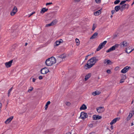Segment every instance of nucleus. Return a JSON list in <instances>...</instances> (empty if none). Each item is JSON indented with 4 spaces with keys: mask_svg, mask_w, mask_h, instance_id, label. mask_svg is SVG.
I'll return each instance as SVG.
<instances>
[{
    "mask_svg": "<svg viewBox=\"0 0 134 134\" xmlns=\"http://www.w3.org/2000/svg\"><path fill=\"white\" fill-rule=\"evenodd\" d=\"M123 9H124V8H122L121 7H120V10L122 12L123 10Z\"/></svg>",
    "mask_w": 134,
    "mask_h": 134,
    "instance_id": "8fccbe9b",
    "label": "nucleus"
},
{
    "mask_svg": "<svg viewBox=\"0 0 134 134\" xmlns=\"http://www.w3.org/2000/svg\"><path fill=\"white\" fill-rule=\"evenodd\" d=\"M88 126L91 127H93V125L92 124H90Z\"/></svg>",
    "mask_w": 134,
    "mask_h": 134,
    "instance_id": "a19ab883",
    "label": "nucleus"
},
{
    "mask_svg": "<svg viewBox=\"0 0 134 134\" xmlns=\"http://www.w3.org/2000/svg\"><path fill=\"white\" fill-rule=\"evenodd\" d=\"M13 60H12L8 62H7L5 63V65L7 68L10 67L13 62Z\"/></svg>",
    "mask_w": 134,
    "mask_h": 134,
    "instance_id": "f8f14e48",
    "label": "nucleus"
},
{
    "mask_svg": "<svg viewBox=\"0 0 134 134\" xmlns=\"http://www.w3.org/2000/svg\"><path fill=\"white\" fill-rule=\"evenodd\" d=\"M38 78H39V79H40V80H41V79H42L43 77L42 76H39Z\"/></svg>",
    "mask_w": 134,
    "mask_h": 134,
    "instance_id": "c03bdc74",
    "label": "nucleus"
},
{
    "mask_svg": "<svg viewBox=\"0 0 134 134\" xmlns=\"http://www.w3.org/2000/svg\"><path fill=\"white\" fill-rule=\"evenodd\" d=\"M60 40L62 41H58V42L59 43V44H60V43H62L63 42V41L62 39H60Z\"/></svg>",
    "mask_w": 134,
    "mask_h": 134,
    "instance_id": "a18cd8bd",
    "label": "nucleus"
},
{
    "mask_svg": "<svg viewBox=\"0 0 134 134\" xmlns=\"http://www.w3.org/2000/svg\"><path fill=\"white\" fill-rule=\"evenodd\" d=\"M66 104L67 106H69L71 104L70 102H67L66 103Z\"/></svg>",
    "mask_w": 134,
    "mask_h": 134,
    "instance_id": "c9c22d12",
    "label": "nucleus"
},
{
    "mask_svg": "<svg viewBox=\"0 0 134 134\" xmlns=\"http://www.w3.org/2000/svg\"><path fill=\"white\" fill-rule=\"evenodd\" d=\"M91 75V74L90 73H89L86 75L85 76V81H86L90 77Z\"/></svg>",
    "mask_w": 134,
    "mask_h": 134,
    "instance_id": "4be33fe9",
    "label": "nucleus"
},
{
    "mask_svg": "<svg viewBox=\"0 0 134 134\" xmlns=\"http://www.w3.org/2000/svg\"><path fill=\"white\" fill-rule=\"evenodd\" d=\"M52 4V2L47 3H46V5L47 6L49 5Z\"/></svg>",
    "mask_w": 134,
    "mask_h": 134,
    "instance_id": "79ce46f5",
    "label": "nucleus"
},
{
    "mask_svg": "<svg viewBox=\"0 0 134 134\" xmlns=\"http://www.w3.org/2000/svg\"><path fill=\"white\" fill-rule=\"evenodd\" d=\"M89 134H95V133L94 132H91Z\"/></svg>",
    "mask_w": 134,
    "mask_h": 134,
    "instance_id": "603ef678",
    "label": "nucleus"
},
{
    "mask_svg": "<svg viewBox=\"0 0 134 134\" xmlns=\"http://www.w3.org/2000/svg\"><path fill=\"white\" fill-rule=\"evenodd\" d=\"M133 102V100L131 102V104H132Z\"/></svg>",
    "mask_w": 134,
    "mask_h": 134,
    "instance_id": "69168bd1",
    "label": "nucleus"
},
{
    "mask_svg": "<svg viewBox=\"0 0 134 134\" xmlns=\"http://www.w3.org/2000/svg\"><path fill=\"white\" fill-rule=\"evenodd\" d=\"M36 80V79L35 78H33L32 79V81L33 82H35Z\"/></svg>",
    "mask_w": 134,
    "mask_h": 134,
    "instance_id": "49530a36",
    "label": "nucleus"
},
{
    "mask_svg": "<svg viewBox=\"0 0 134 134\" xmlns=\"http://www.w3.org/2000/svg\"><path fill=\"white\" fill-rule=\"evenodd\" d=\"M91 55V54H89V55H87L86 56L85 58V60H87V59L88 57L90 55Z\"/></svg>",
    "mask_w": 134,
    "mask_h": 134,
    "instance_id": "ea45409f",
    "label": "nucleus"
},
{
    "mask_svg": "<svg viewBox=\"0 0 134 134\" xmlns=\"http://www.w3.org/2000/svg\"><path fill=\"white\" fill-rule=\"evenodd\" d=\"M27 44V43H25V46H26Z\"/></svg>",
    "mask_w": 134,
    "mask_h": 134,
    "instance_id": "e2e57ef3",
    "label": "nucleus"
},
{
    "mask_svg": "<svg viewBox=\"0 0 134 134\" xmlns=\"http://www.w3.org/2000/svg\"><path fill=\"white\" fill-rule=\"evenodd\" d=\"M55 43L56 44V46H58L60 44L58 42V41H57Z\"/></svg>",
    "mask_w": 134,
    "mask_h": 134,
    "instance_id": "72a5a7b5",
    "label": "nucleus"
},
{
    "mask_svg": "<svg viewBox=\"0 0 134 134\" xmlns=\"http://www.w3.org/2000/svg\"><path fill=\"white\" fill-rule=\"evenodd\" d=\"M127 5V4H124V5H122V6L121 7L122 8H124V9H125L126 7V6Z\"/></svg>",
    "mask_w": 134,
    "mask_h": 134,
    "instance_id": "473e14b6",
    "label": "nucleus"
},
{
    "mask_svg": "<svg viewBox=\"0 0 134 134\" xmlns=\"http://www.w3.org/2000/svg\"><path fill=\"white\" fill-rule=\"evenodd\" d=\"M51 103V102L50 101H48L46 103L45 105V109L46 110L47 108H48V105H49Z\"/></svg>",
    "mask_w": 134,
    "mask_h": 134,
    "instance_id": "bb28decb",
    "label": "nucleus"
},
{
    "mask_svg": "<svg viewBox=\"0 0 134 134\" xmlns=\"http://www.w3.org/2000/svg\"><path fill=\"white\" fill-rule=\"evenodd\" d=\"M127 6L126 7V8H127V9H128L129 6V4H127Z\"/></svg>",
    "mask_w": 134,
    "mask_h": 134,
    "instance_id": "864d4df0",
    "label": "nucleus"
},
{
    "mask_svg": "<svg viewBox=\"0 0 134 134\" xmlns=\"http://www.w3.org/2000/svg\"><path fill=\"white\" fill-rule=\"evenodd\" d=\"M80 0H74L76 2H79Z\"/></svg>",
    "mask_w": 134,
    "mask_h": 134,
    "instance_id": "6e6d98bb",
    "label": "nucleus"
},
{
    "mask_svg": "<svg viewBox=\"0 0 134 134\" xmlns=\"http://www.w3.org/2000/svg\"><path fill=\"white\" fill-rule=\"evenodd\" d=\"M131 68V67L130 66H126L121 70V72L122 73H125Z\"/></svg>",
    "mask_w": 134,
    "mask_h": 134,
    "instance_id": "0eeeda50",
    "label": "nucleus"
},
{
    "mask_svg": "<svg viewBox=\"0 0 134 134\" xmlns=\"http://www.w3.org/2000/svg\"><path fill=\"white\" fill-rule=\"evenodd\" d=\"M130 47H128L126 48L125 51L127 53H129L134 50V49H131Z\"/></svg>",
    "mask_w": 134,
    "mask_h": 134,
    "instance_id": "dca6fc26",
    "label": "nucleus"
},
{
    "mask_svg": "<svg viewBox=\"0 0 134 134\" xmlns=\"http://www.w3.org/2000/svg\"><path fill=\"white\" fill-rule=\"evenodd\" d=\"M76 42V45L77 46H78L80 44V41L78 39L76 38L75 40Z\"/></svg>",
    "mask_w": 134,
    "mask_h": 134,
    "instance_id": "c85d7f7f",
    "label": "nucleus"
},
{
    "mask_svg": "<svg viewBox=\"0 0 134 134\" xmlns=\"http://www.w3.org/2000/svg\"><path fill=\"white\" fill-rule=\"evenodd\" d=\"M35 12H33L32 13L30 14V15L29 16V17L30 16H31L33 14H35Z\"/></svg>",
    "mask_w": 134,
    "mask_h": 134,
    "instance_id": "37998d69",
    "label": "nucleus"
},
{
    "mask_svg": "<svg viewBox=\"0 0 134 134\" xmlns=\"http://www.w3.org/2000/svg\"><path fill=\"white\" fill-rule=\"evenodd\" d=\"M87 108L85 104H83L81 107L80 109L81 110H85Z\"/></svg>",
    "mask_w": 134,
    "mask_h": 134,
    "instance_id": "aec40b11",
    "label": "nucleus"
},
{
    "mask_svg": "<svg viewBox=\"0 0 134 134\" xmlns=\"http://www.w3.org/2000/svg\"><path fill=\"white\" fill-rule=\"evenodd\" d=\"M110 128H111V129H113V126L112 125H111V126L110 127Z\"/></svg>",
    "mask_w": 134,
    "mask_h": 134,
    "instance_id": "bf43d9fd",
    "label": "nucleus"
},
{
    "mask_svg": "<svg viewBox=\"0 0 134 134\" xmlns=\"http://www.w3.org/2000/svg\"><path fill=\"white\" fill-rule=\"evenodd\" d=\"M100 93V92H99L98 91H96L92 92V94L93 95L95 96L96 95H99Z\"/></svg>",
    "mask_w": 134,
    "mask_h": 134,
    "instance_id": "b1692460",
    "label": "nucleus"
},
{
    "mask_svg": "<svg viewBox=\"0 0 134 134\" xmlns=\"http://www.w3.org/2000/svg\"><path fill=\"white\" fill-rule=\"evenodd\" d=\"M10 95V92H8V97H9Z\"/></svg>",
    "mask_w": 134,
    "mask_h": 134,
    "instance_id": "5fc2aeb1",
    "label": "nucleus"
},
{
    "mask_svg": "<svg viewBox=\"0 0 134 134\" xmlns=\"http://www.w3.org/2000/svg\"><path fill=\"white\" fill-rule=\"evenodd\" d=\"M96 109L98 112L99 113L103 112L104 110V107H101L97 108Z\"/></svg>",
    "mask_w": 134,
    "mask_h": 134,
    "instance_id": "9b49d317",
    "label": "nucleus"
},
{
    "mask_svg": "<svg viewBox=\"0 0 134 134\" xmlns=\"http://www.w3.org/2000/svg\"><path fill=\"white\" fill-rule=\"evenodd\" d=\"M133 116V114H132V113H129V114L128 116L127 117V120H129L132 117V116Z\"/></svg>",
    "mask_w": 134,
    "mask_h": 134,
    "instance_id": "a878e982",
    "label": "nucleus"
},
{
    "mask_svg": "<svg viewBox=\"0 0 134 134\" xmlns=\"http://www.w3.org/2000/svg\"><path fill=\"white\" fill-rule=\"evenodd\" d=\"M57 20H55L53 21L50 23L46 25L45 27H48L50 26H53L55 25L57 23Z\"/></svg>",
    "mask_w": 134,
    "mask_h": 134,
    "instance_id": "1a4fd4ad",
    "label": "nucleus"
},
{
    "mask_svg": "<svg viewBox=\"0 0 134 134\" xmlns=\"http://www.w3.org/2000/svg\"><path fill=\"white\" fill-rule=\"evenodd\" d=\"M49 72V70L46 68H44L41 69L40 72L41 74H45Z\"/></svg>",
    "mask_w": 134,
    "mask_h": 134,
    "instance_id": "423d86ee",
    "label": "nucleus"
},
{
    "mask_svg": "<svg viewBox=\"0 0 134 134\" xmlns=\"http://www.w3.org/2000/svg\"><path fill=\"white\" fill-rule=\"evenodd\" d=\"M66 134H71V133L70 132H69L66 133Z\"/></svg>",
    "mask_w": 134,
    "mask_h": 134,
    "instance_id": "4d7b16f0",
    "label": "nucleus"
},
{
    "mask_svg": "<svg viewBox=\"0 0 134 134\" xmlns=\"http://www.w3.org/2000/svg\"><path fill=\"white\" fill-rule=\"evenodd\" d=\"M131 113L132 114H134V110H132V111H131Z\"/></svg>",
    "mask_w": 134,
    "mask_h": 134,
    "instance_id": "13d9d810",
    "label": "nucleus"
},
{
    "mask_svg": "<svg viewBox=\"0 0 134 134\" xmlns=\"http://www.w3.org/2000/svg\"><path fill=\"white\" fill-rule=\"evenodd\" d=\"M120 2V1L119 0H116L114 2V4H118Z\"/></svg>",
    "mask_w": 134,
    "mask_h": 134,
    "instance_id": "7c9ffc66",
    "label": "nucleus"
},
{
    "mask_svg": "<svg viewBox=\"0 0 134 134\" xmlns=\"http://www.w3.org/2000/svg\"><path fill=\"white\" fill-rule=\"evenodd\" d=\"M111 70H109V69H108V70H107V72L109 74H111Z\"/></svg>",
    "mask_w": 134,
    "mask_h": 134,
    "instance_id": "58836bf2",
    "label": "nucleus"
},
{
    "mask_svg": "<svg viewBox=\"0 0 134 134\" xmlns=\"http://www.w3.org/2000/svg\"><path fill=\"white\" fill-rule=\"evenodd\" d=\"M119 119L118 118H116L115 119H113L110 123V124L111 125H112L114 124L115 123L117 120H118Z\"/></svg>",
    "mask_w": 134,
    "mask_h": 134,
    "instance_id": "a211bd4d",
    "label": "nucleus"
},
{
    "mask_svg": "<svg viewBox=\"0 0 134 134\" xmlns=\"http://www.w3.org/2000/svg\"><path fill=\"white\" fill-rule=\"evenodd\" d=\"M120 9V5H117L115 7V10H112L111 11V13L113 15L116 12H117Z\"/></svg>",
    "mask_w": 134,
    "mask_h": 134,
    "instance_id": "6e6552de",
    "label": "nucleus"
},
{
    "mask_svg": "<svg viewBox=\"0 0 134 134\" xmlns=\"http://www.w3.org/2000/svg\"><path fill=\"white\" fill-rule=\"evenodd\" d=\"M96 2L97 3H99L101 2L100 0H95Z\"/></svg>",
    "mask_w": 134,
    "mask_h": 134,
    "instance_id": "4c0bfd02",
    "label": "nucleus"
},
{
    "mask_svg": "<svg viewBox=\"0 0 134 134\" xmlns=\"http://www.w3.org/2000/svg\"><path fill=\"white\" fill-rule=\"evenodd\" d=\"M98 33L97 32H96L93 34V35L90 37V39H93L96 38L98 36Z\"/></svg>",
    "mask_w": 134,
    "mask_h": 134,
    "instance_id": "f3484780",
    "label": "nucleus"
},
{
    "mask_svg": "<svg viewBox=\"0 0 134 134\" xmlns=\"http://www.w3.org/2000/svg\"><path fill=\"white\" fill-rule=\"evenodd\" d=\"M113 16L112 15L111 16V17L112 18V17Z\"/></svg>",
    "mask_w": 134,
    "mask_h": 134,
    "instance_id": "338daca9",
    "label": "nucleus"
},
{
    "mask_svg": "<svg viewBox=\"0 0 134 134\" xmlns=\"http://www.w3.org/2000/svg\"><path fill=\"white\" fill-rule=\"evenodd\" d=\"M13 118V116H11L9 117L5 121V123L6 124H8L12 121V120Z\"/></svg>",
    "mask_w": 134,
    "mask_h": 134,
    "instance_id": "2eb2a0df",
    "label": "nucleus"
},
{
    "mask_svg": "<svg viewBox=\"0 0 134 134\" xmlns=\"http://www.w3.org/2000/svg\"><path fill=\"white\" fill-rule=\"evenodd\" d=\"M2 104L1 103H0V111H1V108L2 107Z\"/></svg>",
    "mask_w": 134,
    "mask_h": 134,
    "instance_id": "de8ad7c7",
    "label": "nucleus"
},
{
    "mask_svg": "<svg viewBox=\"0 0 134 134\" xmlns=\"http://www.w3.org/2000/svg\"><path fill=\"white\" fill-rule=\"evenodd\" d=\"M103 63L104 64H106V65H110L111 64V62L110 60L107 59H104L103 60Z\"/></svg>",
    "mask_w": 134,
    "mask_h": 134,
    "instance_id": "ddd939ff",
    "label": "nucleus"
},
{
    "mask_svg": "<svg viewBox=\"0 0 134 134\" xmlns=\"http://www.w3.org/2000/svg\"><path fill=\"white\" fill-rule=\"evenodd\" d=\"M56 60L54 57L48 58L45 62L46 65L48 66H51L55 64L56 62Z\"/></svg>",
    "mask_w": 134,
    "mask_h": 134,
    "instance_id": "f03ea898",
    "label": "nucleus"
},
{
    "mask_svg": "<svg viewBox=\"0 0 134 134\" xmlns=\"http://www.w3.org/2000/svg\"><path fill=\"white\" fill-rule=\"evenodd\" d=\"M48 10V9H46L45 8H43L42 9L40 13L42 14H43L45 12L47 11Z\"/></svg>",
    "mask_w": 134,
    "mask_h": 134,
    "instance_id": "412c9836",
    "label": "nucleus"
},
{
    "mask_svg": "<svg viewBox=\"0 0 134 134\" xmlns=\"http://www.w3.org/2000/svg\"><path fill=\"white\" fill-rule=\"evenodd\" d=\"M12 87L11 88H10L8 91V92H10L12 91Z\"/></svg>",
    "mask_w": 134,
    "mask_h": 134,
    "instance_id": "09e8293b",
    "label": "nucleus"
},
{
    "mask_svg": "<svg viewBox=\"0 0 134 134\" xmlns=\"http://www.w3.org/2000/svg\"><path fill=\"white\" fill-rule=\"evenodd\" d=\"M102 10V9H101L100 10L98 11H97L96 12L94 13V14L95 15H99L100 13H101V11Z\"/></svg>",
    "mask_w": 134,
    "mask_h": 134,
    "instance_id": "6ab92c4d",
    "label": "nucleus"
},
{
    "mask_svg": "<svg viewBox=\"0 0 134 134\" xmlns=\"http://www.w3.org/2000/svg\"><path fill=\"white\" fill-rule=\"evenodd\" d=\"M66 55L64 54H63L58 56V57H59L62 59H63L64 58L66 57Z\"/></svg>",
    "mask_w": 134,
    "mask_h": 134,
    "instance_id": "393cba45",
    "label": "nucleus"
},
{
    "mask_svg": "<svg viewBox=\"0 0 134 134\" xmlns=\"http://www.w3.org/2000/svg\"><path fill=\"white\" fill-rule=\"evenodd\" d=\"M102 117L101 116L99 115H94L93 116V120H98L102 118Z\"/></svg>",
    "mask_w": 134,
    "mask_h": 134,
    "instance_id": "4468645a",
    "label": "nucleus"
},
{
    "mask_svg": "<svg viewBox=\"0 0 134 134\" xmlns=\"http://www.w3.org/2000/svg\"><path fill=\"white\" fill-rule=\"evenodd\" d=\"M134 4V1H133V3H132V4H131V5L132 6V5H133V4Z\"/></svg>",
    "mask_w": 134,
    "mask_h": 134,
    "instance_id": "052dcab7",
    "label": "nucleus"
},
{
    "mask_svg": "<svg viewBox=\"0 0 134 134\" xmlns=\"http://www.w3.org/2000/svg\"><path fill=\"white\" fill-rule=\"evenodd\" d=\"M124 82V81H122V79L121 80H120V83H122Z\"/></svg>",
    "mask_w": 134,
    "mask_h": 134,
    "instance_id": "3c124183",
    "label": "nucleus"
},
{
    "mask_svg": "<svg viewBox=\"0 0 134 134\" xmlns=\"http://www.w3.org/2000/svg\"><path fill=\"white\" fill-rule=\"evenodd\" d=\"M126 2L125 1H122L121 2L120 4V5H122L124 3H125Z\"/></svg>",
    "mask_w": 134,
    "mask_h": 134,
    "instance_id": "f704fd0d",
    "label": "nucleus"
},
{
    "mask_svg": "<svg viewBox=\"0 0 134 134\" xmlns=\"http://www.w3.org/2000/svg\"><path fill=\"white\" fill-rule=\"evenodd\" d=\"M87 116L86 113L82 112L81 113L80 117L82 119H85L87 117Z\"/></svg>",
    "mask_w": 134,
    "mask_h": 134,
    "instance_id": "9d476101",
    "label": "nucleus"
},
{
    "mask_svg": "<svg viewBox=\"0 0 134 134\" xmlns=\"http://www.w3.org/2000/svg\"><path fill=\"white\" fill-rule=\"evenodd\" d=\"M126 78V76L125 75H123L122 76V80H125Z\"/></svg>",
    "mask_w": 134,
    "mask_h": 134,
    "instance_id": "e433bc0d",
    "label": "nucleus"
},
{
    "mask_svg": "<svg viewBox=\"0 0 134 134\" xmlns=\"http://www.w3.org/2000/svg\"><path fill=\"white\" fill-rule=\"evenodd\" d=\"M18 11L17 7L16 6H14L12 12H10V15L12 16L14 15Z\"/></svg>",
    "mask_w": 134,
    "mask_h": 134,
    "instance_id": "39448f33",
    "label": "nucleus"
},
{
    "mask_svg": "<svg viewBox=\"0 0 134 134\" xmlns=\"http://www.w3.org/2000/svg\"><path fill=\"white\" fill-rule=\"evenodd\" d=\"M60 41H62L60 40Z\"/></svg>",
    "mask_w": 134,
    "mask_h": 134,
    "instance_id": "774afa93",
    "label": "nucleus"
},
{
    "mask_svg": "<svg viewBox=\"0 0 134 134\" xmlns=\"http://www.w3.org/2000/svg\"><path fill=\"white\" fill-rule=\"evenodd\" d=\"M119 46H120V44H116L115 45L112 46L106 52L107 53H109L112 51L115 50V49L118 48Z\"/></svg>",
    "mask_w": 134,
    "mask_h": 134,
    "instance_id": "20e7f679",
    "label": "nucleus"
},
{
    "mask_svg": "<svg viewBox=\"0 0 134 134\" xmlns=\"http://www.w3.org/2000/svg\"><path fill=\"white\" fill-rule=\"evenodd\" d=\"M126 1H126H130V0H126L125 1Z\"/></svg>",
    "mask_w": 134,
    "mask_h": 134,
    "instance_id": "0e129e2a",
    "label": "nucleus"
},
{
    "mask_svg": "<svg viewBox=\"0 0 134 134\" xmlns=\"http://www.w3.org/2000/svg\"><path fill=\"white\" fill-rule=\"evenodd\" d=\"M30 88H31V89H29L27 91L28 92H29V93H30L34 89L33 87H30Z\"/></svg>",
    "mask_w": 134,
    "mask_h": 134,
    "instance_id": "2f4dec72",
    "label": "nucleus"
},
{
    "mask_svg": "<svg viewBox=\"0 0 134 134\" xmlns=\"http://www.w3.org/2000/svg\"><path fill=\"white\" fill-rule=\"evenodd\" d=\"M62 60V59L58 57H57V61L58 63H60Z\"/></svg>",
    "mask_w": 134,
    "mask_h": 134,
    "instance_id": "c756f323",
    "label": "nucleus"
},
{
    "mask_svg": "<svg viewBox=\"0 0 134 134\" xmlns=\"http://www.w3.org/2000/svg\"><path fill=\"white\" fill-rule=\"evenodd\" d=\"M107 42V41H104L103 42L100 43L99 45L98 48L96 49L97 51H98L104 47L105 45L106 44Z\"/></svg>",
    "mask_w": 134,
    "mask_h": 134,
    "instance_id": "7ed1b4c3",
    "label": "nucleus"
},
{
    "mask_svg": "<svg viewBox=\"0 0 134 134\" xmlns=\"http://www.w3.org/2000/svg\"><path fill=\"white\" fill-rule=\"evenodd\" d=\"M97 26V25L96 24H93L92 30L94 31L95 29Z\"/></svg>",
    "mask_w": 134,
    "mask_h": 134,
    "instance_id": "cd10ccee",
    "label": "nucleus"
},
{
    "mask_svg": "<svg viewBox=\"0 0 134 134\" xmlns=\"http://www.w3.org/2000/svg\"><path fill=\"white\" fill-rule=\"evenodd\" d=\"M121 44L123 45L124 47H126L128 45V43L126 42V41H123L122 43H121Z\"/></svg>",
    "mask_w": 134,
    "mask_h": 134,
    "instance_id": "5701e85b",
    "label": "nucleus"
},
{
    "mask_svg": "<svg viewBox=\"0 0 134 134\" xmlns=\"http://www.w3.org/2000/svg\"><path fill=\"white\" fill-rule=\"evenodd\" d=\"M98 60L96 57H93L89 59L87 62V63L86 64L84 68L86 69L91 68L94 65L95 63Z\"/></svg>",
    "mask_w": 134,
    "mask_h": 134,
    "instance_id": "f257e3e1",
    "label": "nucleus"
},
{
    "mask_svg": "<svg viewBox=\"0 0 134 134\" xmlns=\"http://www.w3.org/2000/svg\"><path fill=\"white\" fill-rule=\"evenodd\" d=\"M133 125V123H131V126H132Z\"/></svg>",
    "mask_w": 134,
    "mask_h": 134,
    "instance_id": "680f3d73",
    "label": "nucleus"
}]
</instances>
